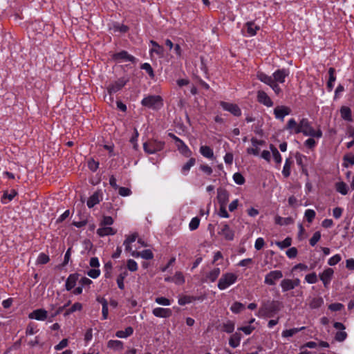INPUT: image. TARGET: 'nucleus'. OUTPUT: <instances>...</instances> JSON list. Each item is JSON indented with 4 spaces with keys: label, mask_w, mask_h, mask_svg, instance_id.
<instances>
[{
    "label": "nucleus",
    "mask_w": 354,
    "mask_h": 354,
    "mask_svg": "<svg viewBox=\"0 0 354 354\" xmlns=\"http://www.w3.org/2000/svg\"><path fill=\"white\" fill-rule=\"evenodd\" d=\"M288 75L289 71L286 68L277 70L271 76L262 72L257 73L258 79L272 88L279 86L280 84L284 83Z\"/></svg>",
    "instance_id": "nucleus-1"
},
{
    "label": "nucleus",
    "mask_w": 354,
    "mask_h": 354,
    "mask_svg": "<svg viewBox=\"0 0 354 354\" xmlns=\"http://www.w3.org/2000/svg\"><path fill=\"white\" fill-rule=\"evenodd\" d=\"M280 310V303L277 301L263 302L256 313L259 317H272Z\"/></svg>",
    "instance_id": "nucleus-2"
},
{
    "label": "nucleus",
    "mask_w": 354,
    "mask_h": 354,
    "mask_svg": "<svg viewBox=\"0 0 354 354\" xmlns=\"http://www.w3.org/2000/svg\"><path fill=\"white\" fill-rule=\"evenodd\" d=\"M301 133L306 136L320 138L322 137V131L320 129H314L310 125L307 118H303L300 120Z\"/></svg>",
    "instance_id": "nucleus-3"
},
{
    "label": "nucleus",
    "mask_w": 354,
    "mask_h": 354,
    "mask_svg": "<svg viewBox=\"0 0 354 354\" xmlns=\"http://www.w3.org/2000/svg\"><path fill=\"white\" fill-rule=\"evenodd\" d=\"M238 279V275L233 272L223 273L218 279L217 286L219 290H223L234 284Z\"/></svg>",
    "instance_id": "nucleus-4"
},
{
    "label": "nucleus",
    "mask_w": 354,
    "mask_h": 354,
    "mask_svg": "<svg viewBox=\"0 0 354 354\" xmlns=\"http://www.w3.org/2000/svg\"><path fill=\"white\" fill-rule=\"evenodd\" d=\"M142 104L149 109H159L163 106V100L160 95H149L143 98Z\"/></svg>",
    "instance_id": "nucleus-5"
},
{
    "label": "nucleus",
    "mask_w": 354,
    "mask_h": 354,
    "mask_svg": "<svg viewBox=\"0 0 354 354\" xmlns=\"http://www.w3.org/2000/svg\"><path fill=\"white\" fill-rule=\"evenodd\" d=\"M165 146V142L157 140H149L143 145L144 150L149 154L161 151Z\"/></svg>",
    "instance_id": "nucleus-6"
},
{
    "label": "nucleus",
    "mask_w": 354,
    "mask_h": 354,
    "mask_svg": "<svg viewBox=\"0 0 354 354\" xmlns=\"http://www.w3.org/2000/svg\"><path fill=\"white\" fill-rule=\"evenodd\" d=\"M282 277L283 273L281 270H272L265 276L264 283L269 286H274L277 281Z\"/></svg>",
    "instance_id": "nucleus-7"
},
{
    "label": "nucleus",
    "mask_w": 354,
    "mask_h": 354,
    "mask_svg": "<svg viewBox=\"0 0 354 354\" xmlns=\"http://www.w3.org/2000/svg\"><path fill=\"white\" fill-rule=\"evenodd\" d=\"M219 104L223 110L230 112L233 115L236 117L241 115V110L237 104L225 101H221Z\"/></svg>",
    "instance_id": "nucleus-8"
},
{
    "label": "nucleus",
    "mask_w": 354,
    "mask_h": 354,
    "mask_svg": "<svg viewBox=\"0 0 354 354\" xmlns=\"http://www.w3.org/2000/svg\"><path fill=\"white\" fill-rule=\"evenodd\" d=\"M48 317L47 310L43 308L34 310L28 315V318L31 319H36L38 321H44Z\"/></svg>",
    "instance_id": "nucleus-9"
},
{
    "label": "nucleus",
    "mask_w": 354,
    "mask_h": 354,
    "mask_svg": "<svg viewBox=\"0 0 354 354\" xmlns=\"http://www.w3.org/2000/svg\"><path fill=\"white\" fill-rule=\"evenodd\" d=\"M291 109L286 106H277L274 109V115L277 119L283 120L285 116L290 114Z\"/></svg>",
    "instance_id": "nucleus-10"
},
{
    "label": "nucleus",
    "mask_w": 354,
    "mask_h": 354,
    "mask_svg": "<svg viewBox=\"0 0 354 354\" xmlns=\"http://www.w3.org/2000/svg\"><path fill=\"white\" fill-rule=\"evenodd\" d=\"M113 59L118 62L124 61L134 62L136 61V58L133 56L129 55L124 50L115 53L113 55Z\"/></svg>",
    "instance_id": "nucleus-11"
},
{
    "label": "nucleus",
    "mask_w": 354,
    "mask_h": 354,
    "mask_svg": "<svg viewBox=\"0 0 354 354\" xmlns=\"http://www.w3.org/2000/svg\"><path fill=\"white\" fill-rule=\"evenodd\" d=\"M153 315L156 317L168 318L172 315V310L170 308H155L152 310Z\"/></svg>",
    "instance_id": "nucleus-12"
},
{
    "label": "nucleus",
    "mask_w": 354,
    "mask_h": 354,
    "mask_svg": "<svg viewBox=\"0 0 354 354\" xmlns=\"http://www.w3.org/2000/svg\"><path fill=\"white\" fill-rule=\"evenodd\" d=\"M150 44L152 46L149 50V53L151 56L155 53L159 58L164 57V48L162 46L153 40L150 41Z\"/></svg>",
    "instance_id": "nucleus-13"
},
{
    "label": "nucleus",
    "mask_w": 354,
    "mask_h": 354,
    "mask_svg": "<svg viewBox=\"0 0 354 354\" xmlns=\"http://www.w3.org/2000/svg\"><path fill=\"white\" fill-rule=\"evenodd\" d=\"M286 130L290 133L298 134L301 133L300 122L297 124L294 118L290 119L286 126Z\"/></svg>",
    "instance_id": "nucleus-14"
},
{
    "label": "nucleus",
    "mask_w": 354,
    "mask_h": 354,
    "mask_svg": "<svg viewBox=\"0 0 354 354\" xmlns=\"http://www.w3.org/2000/svg\"><path fill=\"white\" fill-rule=\"evenodd\" d=\"M230 194L225 189H218L217 192V200L219 205H227L229 201Z\"/></svg>",
    "instance_id": "nucleus-15"
},
{
    "label": "nucleus",
    "mask_w": 354,
    "mask_h": 354,
    "mask_svg": "<svg viewBox=\"0 0 354 354\" xmlns=\"http://www.w3.org/2000/svg\"><path fill=\"white\" fill-rule=\"evenodd\" d=\"M334 271L332 268H326L319 274L320 279L326 287L330 282Z\"/></svg>",
    "instance_id": "nucleus-16"
},
{
    "label": "nucleus",
    "mask_w": 354,
    "mask_h": 354,
    "mask_svg": "<svg viewBox=\"0 0 354 354\" xmlns=\"http://www.w3.org/2000/svg\"><path fill=\"white\" fill-rule=\"evenodd\" d=\"M257 99L259 103L268 107H270L273 105L272 100L263 91H259L258 92Z\"/></svg>",
    "instance_id": "nucleus-17"
},
{
    "label": "nucleus",
    "mask_w": 354,
    "mask_h": 354,
    "mask_svg": "<svg viewBox=\"0 0 354 354\" xmlns=\"http://www.w3.org/2000/svg\"><path fill=\"white\" fill-rule=\"evenodd\" d=\"M131 256L135 258L142 257V259L149 260L153 258V254L151 250H144L142 252L136 250L132 251Z\"/></svg>",
    "instance_id": "nucleus-18"
},
{
    "label": "nucleus",
    "mask_w": 354,
    "mask_h": 354,
    "mask_svg": "<svg viewBox=\"0 0 354 354\" xmlns=\"http://www.w3.org/2000/svg\"><path fill=\"white\" fill-rule=\"evenodd\" d=\"M79 278V274L74 273L71 274L66 281L65 287L67 290H71L76 285Z\"/></svg>",
    "instance_id": "nucleus-19"
},
{
    "label": "nucleus",
    "mask_w": 354,
    "mask_h": 354,
    "mask_svg": "<svg viewBox=\"0 0 354 354\" xmlns=\"http://www.w3.org/2000/svg\"><path fill=\"white\" fill-rule=\"evenodd\" d=\"M245 28H246L247 36L248 37L256 35L257 31L260 29V27L257 26L253 21L247 22L245 24Z\"/></svg>",
    "instance_id": "nucleus-20"
},
{
    "label": "nucleus",
    "mask_w": 354,
    "mask_h": 354,
    "mask_svg": "<svg viewBox=\"0 0 354 354\" xmlns=\"http://www.w3.org/2000/svg\"><path fill=\"white\" fill-rule=\"evenodd\" d=\"M116 232V230L113 227L104 225H100V227L97 230V234L102 237L108 235H113Z\"/></svg>",
    "instance_id": "nucleus-21"
},
{
    "label": "nucleus",
    "mask_w": 354,
    "mask_h": 354,
    "mask_svg": "<svg viewBox=\"0 0 354 354\" xmlns=\"http://www.w3.org/2000/svg\"><path fill=\"white\" fill-rule=\"evenodd\" d=\"M138 235L137 233H133V234L127 236L125 241H124V245L125 246V250L127 252H130L131 253L132 251H134L132 249V247L131 245L132 243L136 241V240L138 238Z\"/></svg>",
    "instance_id": "nucleus-22"
},
{
    "label": "nucleus",
    "mask_w": 354,
    "mask_h": 354,
    "mask_svg": "<svg viewBox=\"0 0 354 354\" xmlns=\"http://www.w3.org/2000/svg\"><path fill=\"white\" fill-rule=\"evenodd\" d=\"M221 235L224 236L226 240L232 241L234 239V232L230 229V226L227 224L223 225L219 232Z\"/></svg>",
    "instance_id": "nucleus-23"
},
{
    "label": "nucleus",
    "mask_w": 354,
    "mask_h": 354,
    "mask_svg": "<svg viewBox=\"0 0 354 354\" xmlns=\"http://www.w3.org/2000/svg\"><path fill=\"white\" fill-rule=\"evenodd\" d=\"M102 200V195L99 192H95L92 196H91L87 200V206L89 208L94 207L95 205L98 204Z\"/></svg>",
    "instance_id": "nucleus-24"
},
{
    "label": "nucleus",
    "mask_w": 354,
    "mask_h": 354,
    "mask_svg": "<svg viewBox=\"0 0 354 354\" xmlns=\"http://www.w3.org/2000/svg\"><path fill=\"white\" fill-rule=\"evenodd\" d=\"M17 192L15 189H11L10 192L6 191L3 192V194L1 198V202L3 204H6L11 201L17 196Z\"/></svg>",
    "instance_id": "nucleus-25"
},
{
    "label": "nucleus",
    "mask_w": 354,
    "mask_h": 354,
    "mask_svg": "<svg viewBox=\"0 0 354 354\" xmlns=\"http://www.w3.org/2000/svg\"><path fill=\"white\" fill-rule=\"evenodd\" d=\"M242 335L240 333L236 332L231 335L229 339V344L232 348H236L239 346Z\"/></svg>",
    "instance_id": "nucleus-26"
},
{
    "label": "nucleus",
    "mask_w": 354,
    "mask_h": 354,
    "mask_svg": "<svg viewBox=\"0 0 354 354\" xmlns=\"http://www.w3.org/2000/svg\"><path fill=\"white\" fill-rule=\"evenodd\" d=\"M174 138L176 142H180L181 145V146L178 147L181 153L184 155L185 157H189L192 155V151L189 149V147L185 144V142L183 140H181L178 137L174 136Z\"/></svg>",
    "instance_id": "nucleus-27"
},
{
    "label": "nucleus",
    "mask_w": 354,
    "mask_h": 354,
    "mask_svg": "<svg viewBox=\"0 0 354 354\" xmlns=\"http://www.w3.org/2000/svg\"><path fill=\"white\" fill-rule=\"evenodd\" d=\"M200 153L205 158H207L209 159H213L214 158L213 149L209 146H206V145L201 146Z\"/></svg>",
    "instance_id": "nucleus-28"
},
{
    "label": "nucleus",
    "mask_w": 354,
    "mask_h": 354,
    "mask_svg": "<svg viewBox=\"0 0 354 354\" xmlns=\"http://www.w3.org/2000/svg\"><path fill=\"white\" fill-rule=\"evenodd\" d=\"M341 117L343 120L351 122L353 120L351 110L349 107L343 106L340 109Z\"/></svg>",
    "instance_id": "nucleus-29"
},
{
    "label": "nucleus",
    "mask_w": 354,
    "mask_h": 354,
    "mask_svg": "<svg viewBox=\"0 0 354 354\" xmlns=\"http://www.w3.org/2000/svg\"><path fill=\"white\" fill-rule=\"evenodd\" d=\"M97 301L99 303H100L102 306V319H106L108 318V314H109L107 301L103 297H97Z\"/></svg>",
    "instance_id": "nucleus-30"
},
{
    "label": "nucleus",
    "mask_w": 354,
    "mask_h": 354,
    "mask_svg": "<svg viewBox=\"0 0 354 354\" xmlns=\"http://www.w3.org/2000/svg\"><path fill=\"white\" fill-rule=\"evenodd\" d=\"M221 274V270L219 268H215L209 272L206 275L207 280L210 282H214Z\"/></svg>",
    "instance_id": "nucleus-31"
},
{
    "label": "nucleus",
    "mask_w": 354,
    "mask_h": 354,
    "mask_svg": "<svg viewBox=\"0 0 354 354\" xmlns=\"http://www.w3.org/2000/svg\"><path fill=\"white\" fill-rule=\"evenodd\" d=\"M293 164V160L290 158H287L282 170V174L285 178H288L290 175L291 167Z\"/></svg>",
    "instance_id": "nucleus-32"
},
{
    "label": "nucleus",
    "mask_w": 354,
    "mask_h": 354,
    "mask_svg": "<svg viewBox=\"0 0 354 354\" xmlns=\"http://www.w3.org/2000/svg\"><path fill=\"white\" fill-rule=\"evenodd\" d=\"M280 286L283 292H288L294 289L290 279H283L281 280Z\"/></svg>",
    "instance_id": "nucleus-33"
},
{
    "label": "nucleus",
    "mask_w": 354,
    "mask_h": 354,
    "mask_svg": "<svg viewBox=\"0 0 354 354\" xmlns=\"http://www.w3.org/2000/svg\"><path fill=\"white\" fill-rule=\"evenodd\" d=\"M195 163L196 159L194 158H189V160L182 167V174L185 176L187 175L191 167H193L195 165Z\"/></svg>",
    "instance_id": "nucleus-34"
},
{
    "label": "nucleus",
    "mask_w": 354,
    "mask_h": 354,
    "mask_svg": "<svg viewBox=\"0 0 354 354\" xmlns=\"http://www.w3.org/2000/svg\"><path fill=\"white\" fill-rule=\"evenodd\" d=\"M305 328V327H301V328H294L291 329H287L283 330L281 335L283 337H290L297 333L298 332L303 330Z\"/></svg>",
    "instance_id": "nucleus-35"
},
{
    "label": "nucleus",
    "mask_w": 354,
    "mask_h": 354,
    "mask_svg": "<svg viewBox=\"0 0 354 354\" xmlns=\"http://www.w3.org/2000/svg\"><path fill=\"white\" fill-rule=\"evenodd\" d=\"M133 333V329L132 327L129 326L125 328L124 330H118L115 333V336L119 338H127L131 336Z\"/></svg>",
    "instance_id": "nucleus-36"
},
{
    "label": "nucleus",
    "mask_w": 354,
    "mask_h": 354,
    "mask_svg": "<svg viewBox=\"0 0 354 354\" xmlns=\"http://www.w3.org/2000/svg\"><path fill=\"white\" fill-rule=\"evenodd\" d=\"M107 347L113 350H122L123 343L120 340H109L107 343Z\"/></svg>",
    "instance_id": "nucleus-37"
},
{
    "label": "nucleus",
    "mask_w": 354,
    "mask_h": 354,
    "mask_svg": "<svg viewBox=\"0 0 354 354\" xmlns=\"http://www.w3.org/2000/svg\"><path fill=\"white\" fill-rule=\"evenodd\" d=\"M336 191L342 195H346L348 194V186L344 182H337L335 183Z\"/></svg>",
    "instance_id": "nucleus-38"
},
{
    "label": "nucleus",
    "mask_w": 354,
    "mask_h": 354,
    "mask_svg": "<svg viewBox=\"0 0 354 354\" xmlns=\"http://www.w3.org/2000/svg\"><path fill=\"white\" fill-rule=\"evenodd\" d=\"M324 304V300L322 297H317L313 298L310 303L309 306L312 309H316L322 306V305Z\"/></svg>",
    "instance_id": "nucleus-39"
},
{
    "label": "nucleus",
    "mask_w": 354,
    "mask_h": 354,
    "mask_svg": "<svg viewBox=\"0 0 354 354\" xmlns=\"http://www.w3.org/2000/svg\"><path fill=\"white\" fill-rule=\"evenodd\" d=\"M336 76H335V71L333 68H330L328 69V80L327 82V86L328 88H332L334 86V82H335Z\"/></svg>",
    "instance_id": "nucleus-40"
},
{
    "label": "nucleus",
    "mask_w": 354,
    "mask_h": 354,
    "mask_svg": "<svg viewBox=\"0 0 354 354\" xmlns=\"http://www.w3.org/2000/svg\"><path fill=\"white\" fill-rule=\"evenodd\" d=\"M127 271H124L123 272L120 273L117 277V284L120 290L124 289V280L127 277Z\"/></svg>",
    "instance_id": "nucleus-41"
},
{
    "label": "nucleus",
    "mask_w": 354,
    "mask_h": 354,
    "mask_svg": "<svg viewBox=\"0 0 354 354\" xmlns=\"http://www.w3.org/2000/svg\"><path fill=\"white\" fill-rule=\"evenodd\" d=\"M344 162L343 166L344 167H348L349 165H354V154L353 153H348L344 156Z\"/></svg>",
    "instance_id": "nucleus-42"
},
{
    "label": "nucleus",
    "mask_w": 354,
    "mask_h": 354,
    "mask_svg": "<svg viewBox=\"0 0 354 354\" xmlns=\"http://www.w3.org/2000/svg\"><path fill=\"white\" fill-rule=\"evenodd\" d=\"M316 213L313 209H308L305 211L304 217L308 223H312L315 218Z\"/></svg>",
    "instance_id": "nucleus-43"
},
{
    "label": "nucleus",
    "mask_w": 354,
    "mask_h": 354,
    "mask_svg": "<svg viewBox=\"0 0 354 354\" xmlns=\"http://www.w3.org/2000/svg\"><path fill=\"white\" fill-rule=\"evenodd\" d=\"M172 301L164 297H158L155 299V301L162 306H169L171 304Z\"/></svg>",
    "instance_id": "nucleus-44"
},
{
    "label": "nucleus",
    "mask_w": 354,
    "mask_h": 354,
    "mask_svg": "<svg viewBox=\"0 0 354 354\" xmlns=\"http://www.w3.org/2000/svg\"><path fill=\"white\" fill-rule=\"evenodd\" d=\"M82 309V304L79 303V302H76L72 306L71 308H70L69 309H68L66 313H65V315H68L75 311H77V310H81Z\"/></svg>",
    "instance_id": "nucleus-45"
},
{
    "label": "nucleus",
    "mask_w": 354,
    "mask_h": 354,
    "mask_svg": "<svg viewBox=\"0 0 354 354\" xmlns=\"http://www.w3.org/2000/svg\"><path fill=\"white\" fill-rule=\"evenodd\" d=\"M244 309V305L240 302H234L230 307V310L234 313H239Z\"/></svg>",
    "instance_id": "nucleus-46"
},
{
    "label": "nucleus",
    "mask_w": 354,
    "mask_h": 354,
    "mask_svg": "<svg viewBox=\"0 0 354 354\" xmlns=\"http://www.w3.org/2000/svg\"><path fill=\"white\" fill-rule=\"evenodd\" d=\"M223 330L227 333H232L234 330V323L232 321H227L223 324Z\"/></svg>",
    "instance_id": "nucleus-47"
},
{
    "label": "nucleus",
    "mask_w": 354,
    "mask_h": 354,
    "mask_svg": "<svg viewBox=\"0 0 354 354\" xmlns=\"http://www.w3.org/2000/svg\"><path fill=\"white\" fill-rule=\"evenodd\" d=\"M50 261V257L45 253H40L37 259V263L38 264H46Z\"/></svg>",
    "instance_id": "nucleus-48"
},
{
    "label": "nucleus",
    "mask_w": 354,
    "mask_h": 354,
    "mask_svg": "<svg viewBox=\"0 0 354 354\" xmlns=\"http://www.w3.org/2000/svg\"><path fill=\"white\" fill-rule=\"evenodd\" d=\"M305 281L310 284L315 283L317 282L318 279L315 272L308 274L305 277Z\"/></svg>",
    "instance_id": "nucleus-49"
},
{
    "label": "nucleus",
    "mask_w": 354,
    "mask_h": 354,
    "mask_svg": "<svg viewBox=\"0 0 354 354\" xmlns=\"http://www.w3.org/2000/svg\"><path fill=\"white\" fill-rule=\"evenodd\" d=\"M292 239L290 237L286 238L282 241H278L276 243L277 245L279 246L281 249L286 248L291 245Z\"/></svg>",
    "instance_id": "nucleus-50"
},
{
    "label": "nucleus",
    "mask_w": 354,
    "mask_h": 354,
    "mask_svg": "<svg viewBox=\"0 0 354 354\" xmlns=\"http://www.w3.org/2000/svg\"><path fill=\"white\" fill-rule=\"evenodd\" d=\"M233 179L234 182L239 185H243L245 181L243 176L239 172H236L233 175Z\"/></svg>",
    "instance_id": "nucleus-51"
},
{
    "label": "nucleus",
    "mask_w": 354,
    "mask_h": 354,
    "mask_svg": "<svg viewBox=\"0 0 354 354\" xmlns=\"http://www.w3.org/2000/svg\"><path fill=\"white\" fill-rule=\"evenodd\" d=\"M128 81L129 77L127 75H124L120 78H118V80L115 81V86L118 88H122L126 85Z\"/></svg>",
    "instance_id": "nucleus-52"
},
{
    "label": "nucleus",
    "mask_w": 354,
    "mask_h": 354,
    "mask_svg": "<svg viewBox=\"0 0 354 354\" xmlns=\"http://www.w3.org/2000/svg\"><path fill=\"white\" fill-rule=\"evenodd\" d=\"M174 281L178 284H183L185 282V278L182 272H176L173 278Z\"/></svg>",
    "instance_id": "nucleus-53"
},
{
    "label": "nucleus",
    "mask_w": 354,
    "mask_h": 354,
    "mask_svg": "<svg viewBox=\"0 0 354 354\" xmlns=\"http://www.w3.org/2000/svg\"><path fill=\"white\" fill-rule=\"evenodd\" d=\"M199 224L200 218L198 217H194L189 224V227L190 230H195L198 227Z\"/></svg>",
    "instance_id": "nucleus-54"
},
{
    "label": "nucleus",
    "mask_w": 354,
    "mask_h": 354,
    "mask_svg": "<svg viewBox=\"0 0 354 354\" xmlns=\"http://www.w3.org/2000/svg\"><path fill=\"white\" fill-rule=\"evenodd\" d=\"M37 332V326L35 324L30 323L27 326L26 329V334L27 335H32Z\"/></svg>",
    "instance_id": "nucleus-55"
},
{
    "label": "nucleus",
    "mask_w": 354,
    "mask_h": 354,
    "mask_svg": "<svg viewBox=\"0 0 354 354\" xmlns=\"http://www.w3.org/2000/svg\"><path fill=\"white\" fill-rule=\"evenodd\" d=\"M320 239H321L320 232H319V231L315 232L309 241L310 245L315 246L316 245V243L320 240Z\"/></svg>",
    "instance_id": "nucleus-56"
},
{
    "label": "nucleus",
    "mask_w": 354,
    "mask_h": 354,
    "mask_svg": "<svg viewBox=\"0 0 354 354\" xmlns=\"http://www.w3.org/2000/svg\"><path fill=\"white\" fill-rule=\"evenodd\" d=\"M127 268L131 272H135L138 268L137 263L133 259H129L127 261Z\"/></svg>",
    "instance_id": "nucleus-57"
},
{
    "label": "nucleus",
    "mask_w": 354,
    "mask_h": 354,
    "mask_svg": "<svg viewBox=\"0 0 354 354\" xmlns=\"http://www.w3.org/2000/svg\"><path fill=\"white\" fill-rule=\"evenodd\" d=\"M199 169L201 171L208 176L211 175L213 172L212 168L207 164L201 165Z\"/></svg>",
    "instance_id": "nucleus-58"
},
{
    "label": "nucleus",
    "mask_w": 354,
    "mask_h": 354,
    "mask_svg": "<svg viewBox=\"0 0 354 354\" xmlns=\"http://www.w3.org/2000/svg\"><path fill=\"white\" fill-rule=\"evenodd\" d=\"M117 189H118V193L122 196H128L131 194V190L129 188L119 187Z\"/></svg>",
    "instance_id": "nucleus-59"
},
{
    "label": "nucleus",
    "mask_w": 354,
    "mask_h": 354,
    "mask_svg": "<svg viewBox=\"0 0 354 354\" xmlns=\"http://www.w3.org/2000/svg\"><path fill=\"white\" fill-rule=\"evenodd\" d=\"M255 329V327L249 325L246 326H241L238 328V330L243 331L245 335H250L253 330Z\"/></svg>",
    "instance_id": "nucleus-60"
},
{
    "label": "nucleus",
    "mask_w": 354,
    "mask_h": 354,
    "mask_svg": "<svg viewBox=\"0 0 354 354\" xmlns=\"http://www.w3.org/2000/svg\"><path fill=\"white\" fill-rule=\"evenodd\" d=\"M341 259L342 257L339 254H335L328 259V263L330 266H335L337 264L341 261Z\"/></svg>",
    "instance_id": "nucleus-61"
},
{
    "label": "nucleus",
    "mask_w": 354,
    "mask_h": 354,
    "mask_svg": "<svg viewBox=\"0 0 354 354\" xmlns=\"http://www.w3.org/2000/svg\"><path fill=\"white\" fill-rule=\"evenodd\" d=\"M88 167L91 171H95L99 167V162L91 159L88 161Z\"/></svg>",
    "instance_id": "nucleus-62"
},
{
    "label": "nucleus",
    "mask_w": 354,
    "mask_h": 354,
    "mask_svg": "<svg viewBox=\"0 0 354 354\" xmlns=\"http://www.w3.org/2000/svg\"><path fill=\"white\" fill-rule=\"evenodd\" d=\"M113 223V219L111 216H106L103 217V219L100 223V225L109 226Z\"/></svg>",
    "instance_id": "nucleus-63"
},
{
    "label": "nucleus",
    "mask_w": 354,
    "mask_h": 354,
    "mask_svg": "<svg viewBox=\"0 0 354 354\" xmlns=\"http://www.w3.org/2000/svg\"><path fill=\"white\" fill-rule=\"evenodd\" d=\"M347 337V333L342 330L338 331L335 334V339L338 342H343Z\"/></svg>",
    "instance_id": "nucleus-64"
}]
</instances>
